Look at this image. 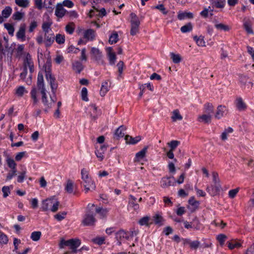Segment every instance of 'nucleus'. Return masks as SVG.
Returning a JSON list of instances; mask_svg holds the SVG:
<instances>
[{
	"label": "nucleus",
	"instance_id": "nucleus-1",
	"mask_svg": "<svg viewBox=\"0 0 254 254\" xmlns=\"http://www.w3.org/2000/svg\"><path fill=\"white\" fill-rule=\"evenodd\" d=\"M81 185L84 188L85 193L88 192L90 190H95L96 189L95 183L89 175V172L85 168H83L81 171Z\"/></svg>",
	"mask_w": 254,
	"mask_h": 254
},
{
	"label": "nucleus",
	"instance_id": "nucleus-2",
	"mask_svg": "<svg viewBox=\"0 0 254 254\" xmlns=\"http://www.w3.org/2000/svg\"><path fill=\"white\" fill-rule=\"evenodd\" d=\"M221 189L218 174L217 172H213L212 184L207 187L206 190L211 196H214L219 194Z\"/></svg>",
	"mask_w": 254,
	"mask_h": 254
},
{
	"label": "nucleus",
	"instance_id": "nucleus-3",
	"mask_svg": "<svg viewBox=\"0 0 254 254\" xmlns=\"http://www.w3.org/2000/svg\"><path fill=\"white\" fill-rule=\"evenodd\" d=\"M81 242L79 239H71L68 240L62 239L60 243V248L64 249L67 247L69 249L70 252L74 254L77 252V249L80 245Z\"/></svg>",
	"mask_w": 254,
	"mask_h": 254
},
{
	"label": "nucleus",
	"instance_id": "nucleus-4",
	"mask_svg": "<svg viewBox=\"0 0 254 254\" xmlns=\"http://www.w3.org/2000/svg\"><path fill=\"white\" fill-rule=\"evenodd\" d=\"M130 16V34L132 36L136 35L139 32L140 21L138 17L134 13H131Z\"/></svg>",
	"mask_w": 254,
	"mask_h": 254
},
{
	"label": "nucleus",
	"instance_id": "nucleus-5",
	"mask_svg": "<svg viewBox=\"0 0 254 254\" xmlns=\"http://www.w3.org/2000/svg\"><path fill=\"white\" fill-rule=\"evenodd\" d=\"M45 72L46 79L51 85L52 92L55 94L58 87V84L56 81L55 78L52 75L51 71L49 70V68H46Z\"/></svg>",
	"mask_w": 254,
	"mask_h": 254
},
{
	"label": "nucleus",
	"instance_id": "nucleus-6",
	"mask_svg": "<svg viewBox=\"0 0 254 254\" xmlns=\"http://www.w3.org/2000/svg\"><path fill=\"white\" fill-rule=\"evenodd\" d=\"M40 90L41 91V93L42 94V101L44 104V106L48 108H52L53 105L54 104L56 101V98L55 97V98H53L52 97H51V101L49 102L47 100V94L46 93V89L44 88Z\"/></svg>",
	"mask_w": 254,
	"mask_h": 254
},
{
	"label": "nucleus",
	"instance_id": "nucleus-7",
	"mask_svg": "<svg viewBox=\"0 0 254 254\" xmlns=\"http://www.w3.org/2000/svg\"><path fill=\"white\" fill-rule=\"evenodd\" d=\"M96 219L94 216L90 212H87L82 221L84 226H94L96 222Z\"/></svg>",
	"mask_w": 254,
	"mask_h": 254
},
{
	"label": "nucleus",
	"instance_id": "nucleus-8",
	"mask_svg": "<svg viewBox=\"0 0 254 254\" xmlns=\"http://www.w3.org/2000/svg\"><path fill=\"white\" fill-rule=\"evenodd\" d=\"M161 186L163 188H168L170 186H174L176 184V181L173 176L164 177L161 180Z\"/></svg>",
	"mask_w": 254,
	"mask_h": 254
},
{
	"label": "nucleus",
	"instance_id": "nucleus-9",
	"mask_svg": "<svg viewBox=\"0 0 254 254\" xmlns=\"http://www.w3.org/2000/svg\"><path fill=\"white\" fill-rule=\"evenodd\" d=\"M91 58L98 63L103 64L102 54L98 48H92L91 50Z\"/></svg>",
	"mask_w": 254,
	"mask_h": 254
},
{
	"label": "nucleus",
	"instance_id": "nucleus-10",
	"mask_svg": "<svg viewBox=\"0 0 254 254\" xmlns=\"http://www.w3.org/2000/svg\"><path fill=\"white\" fill-rule=\"evenodd\" d=\"M24 68H27L28 67L30 70V72L32 73L34 70V64L31 58V56L29 54L27 53L26 57L24 59Z\"/></svg>",
	"mask_w": 254,
	"mask_h": 254
},
{
	"label": "nucleus",
	"instance_id": "nucleus-11",
	"mask_svg": "<svg viewBox=\"0 0 254 254\" xmlns=\"http://www.w3.org/2000/svg\"><path fill=\"white\" fill-rule=\"evenodd\" d=\"M235 104L237 110L239 111H244L247 109L246 103L243 101L242 97H239L236 98Z\"/></svg>",
	"mask_w": 254,
	"mask_h": 254
},
{
	"label": "nucleus",
	"instance_id": "nucleus-12",
	"mask_svg": "<svg viewBox=\"0 0 254 254\" xmlns=\"http://www.w3.org/2000/svg\"><path fill=\"white\" fill-rule=\"evenodd\" d=\"M52 24L53 22L52 20L48 17L47 21L44 22L42 25V28L44 34L53 32L51 28Z\"/></svg>",
	"mask_w": 254,
	"mask_h": 254
},
{
	"label": "nucleus",
	"instance_id": "nucleus-13",
	"mask_svg": "<svg viewBox=\"0 0 254 254\" xmlns=\"http://www.w3.org/2000/svg\"><path fill=\"white\" fill-rule=\"evenodd\" d=\"M129 234L126 231L121 230L116 233V238L119 241V245L121 244V241L124 239L128 240Z\"/></svg>",
	"mask_w": 254,
	"mask_h": 254
},
{
	"label": "nucleus",
	"instance_id": "nucleus-14",
	"mask_svg": "<svg viewBox=\"0 0 254 254\" xmlns=\"http://www.w3.org/2000/svg\"><path fill=\"white\" fill-rule=\"evenodd\" d=\"M25 24L20 25L19 30L16 33V37L18 39H20L22 41L25 40Z\"/></svg>",
	"mask_w": 254,
	"mask_h": 254
},
{
	"label": "nucleus",
	"instance_id": "nucleus-15",
	"mask_svg": "<svg viewBox=\"0 0 254 254\" xmlns=\"http://www.w3.org/2000/svg\"><path fill=\"white\" fill-rule=\"evenodd\" d=\"M45 44L46 47H50L55 40V36L53 32L44 34Z\"/></svg>",
	"mask_w": 254,
	"mask_h": 254
},
{
	"label": "nucleus",
	"instance_id": "nucleus-16",
	"mask_svg": "<svg viewBox=\"0 0 254 254\" xmlns=\"http://www.w3.org/2000/svg\"><path fill=\"white\" fill-rule=\"evenodd\" d=\"M12 12V8L10 6H6L2 11L1 15L0 14V23L4 21V18H8Z\"/></svg>",
	"mask_w": 254,
	"mask_h": 254
},
{
	"label": "nucleus",
	"instance_id": "nucleus-17",
	"mask_svg": "<svg viewBox=\"0 0 254 254\" xmlns=\"http://www.w3.org/2000/svg\"><path fill=\"white\" fill-rule=\"evenodd\" d=\"M107 149V147L103 145H101L99 149H96L95 153L97 156V157L98 158L99 160L100 161H102L104 159V155L105 154V152H106Z\"/></svg>",
	"mask_w": 254,
	"mask_h": 254
},
{
	"label": "nucleus",
	"instance_id": "nucleus-18",
	"mask_svg": "<svg viewBox=\"0 0 254 254\" xmlns=\"http://www.w3.org/2000/svg\"><path fill=\"white\" fill-rule=\"evenodd\" d=\"M106 50L110 64H115L116 60V56L115 53L113 52V48L112 47H108L107 48Z\"/></svg>",
	"mask_w": 254,
	"mask_h": 254
},
{
	"label": "nucleus",
	"instance_id": "nucleus-19",
	"mask_svg": "<svg viewBox=\"0 0 254 254\" xmlns=\"http://www.w3.org/2000/svg\"><path fill=\"white\" fill-rule=\"evenodd\" d=\"M243 26L248 34H253L254 33L252 28V22L250 19L245 18L244 19Z\"/></svg>",
	"mask_w": 254,
	"mask_h": 254
},
{
	"label": "nucleus",
	"instance_id": "nucleus-20",
	"mask_svg": "<svg viewBox=\"0 0 254 254\" xmlns=\"http://www.w3.org/2000/svg\"><path fill=\"white\" fill-rule=\"evenodd\" d=\"M125 130L126 127L124 126H121L116 129L114 133V138L118 139L123 137L125 134Z\"/></svg>",
	"mask_w": 254,
	"mask_h": 254
},
{
	"label": "nucleus",
	"instance_id": "nucleus-21",
	"mask_svg": "<svg viewBox=\"0 0 254 254\" xmlns=\"http://www.w3.org/2000/svg\"><path fill=\"white\" fill-rule=\"evenodd\" d=\"M210 1L212 7L217 8H223L226 4L225 0H210Z\"/></svg>",
	"mask_w": 254,
	"mask_h": 254
},
{
	"label": "nucleus",
	"instance_id": "nucleus-22",
	"mask_svg": "<svg viewBox=\"0 0 254 254\" xmlns=\"http://www.w3.org/2000/svg\"><path fill=\"white\" fill-rule=\"evenodd\" d=\"M65 11L66 10L63 7V5L61 4H57L55 10V14L57 17L59 18L63 17L64 15Z\"/></svg>",
	"mask_w": 254,
	"mask_h": 254
},
{
	"label": "nucleus",
	"instance_id": "nucleus-23",
	"mask_svg": "<svg viewBox=\"0 0 254 254\" xmlns=\"http://www.w3.org/2000/svg\"><path fill=\"white\" fill-rule=\"evenodd\" d=\"M53 200V197L43 201L41 207V209H42L43 211H47L50 208H51Z\"/></svg>",
	"mask_w": 254,
	"mask_h": 254
},
{
	"label": "nucleus",
	"instance_id": "nucleus-24",
	"mask_svg": "<svg viewBox=\"0 0 254 254\" xmlns=\"http://www.w3.org/2000/svg\"><path fill=\"white\" fill-rule=\"evenodd\" d=\"M83 37L87 41H92L95 37V31L91 29L85 30L83 33Z\"/></svg>",
	"mask_w": 254,
	"mask_h": 254
},
{
	"label": "nucleus",
	"instance_id": "nucleus-25",
	"mask_svg": "<svg viewBox=\"0 0 254 254\" xmlns=\"http://www.w3.org/2000/svg\"><path fill=\"white\" fill-rule=\"evenodd\" d=\"M136 198L130 195L128 201V206L132 208L134 210H137L139 209V205L136 203Z\"/></svg>",
	"mask_w": 254,
	"mask_h": 254
},
{
	"label": "nucleus",
	"instance_id": "nucleus-26",
	"mask_svg": "<svg viewBox=\"0 0 254 254\" xmlns=\"http://www.w3.org/2000/svg\"><path fill=\"white\" fill-rule=\"evenodd\" d=\"M37 87L39 89L45 88L44 82V77L42 72H39L37 77Z\"/></svg>",
	"mask_w": 254,
	"mask_h": 254
},
{
	"label": "nucleus",
	"instance_id": "nucleus-27",
	"mask_svg": "<svg viewBox=\"0 0 254 254\" xmlns=\"http://www.w3.org/2000/svg\"><path fill=\"white\" fill-rule=\"evenodd\" d=\"M125 139L127 143L128 144H134L137 143L141 139V137L140 136H137L135 137H132L129 135H126L125 137Z\"/></svg>",
	"mask_w": 254,
	"mask_h": 254
},
{
	"label": "nucleus",
	"instance_id": "nucleus-28",
	"mask_svg": "<svg viewBox=\"0 0 254 254\" xmlns=\"http://www.w3.org/2000/svg\"><path fill=\"white\" fill-rule=\"evenodd\" d=\"M212 116L204 114L198 117V121L200 122H202L204 124H209L211 122Z\"/></svg>",
	"mask_w": 254,
	"mask_h": 254
},
{
	"label": "nucleus",
	"instance_id": "nucleus-29",
	"mask_svg": "<svg viewBox=\"0 0 254 254\" xmlns=\"http://www.w3.org/2000/svg\"><path fill=\"white\" fill-rule=\"evenodd\" d=\"M226 107L224 106L219 105L218 106L217 111L215 114V118L217 119H221L224 115Z\"/></svg>",
	"mask_w": 254,
	"mask_h": 254
},
{
	"label": "nucleus",
	"instance_id": "nucleus-30",
	"mask_svg": "<svg viewBox=\"0 0 254 254\" xmlns=\"http://www.w3.org/2000/svg\"><path fill=\"white\" fill-rule=\"evenodd\" d=\"M8 47V40L5 37L0 40V51L5 52L7 50Z\"/></svg>",
	"mask_w": 254,
	"mask_h": 254
},
{
	"label": "nucleus",
	"instance_id": "nucleus-31",
	"mask_svg": "<svg viewBox=\"0 0 254 254\" xmlns=\"http://www.w3.org/2000/svg\"><path fill=\"white\" fill-rule=\"evenodd\" d=\"M109 90V86L107 81H105L102 83L100 94L101 96H104Z\"/></svg>",
	"mask_w": 254,
	"mask_h": 254
},
{
	"label": "nucleus",
	"instance_id": "nucleus-32",
	"mask_svg": "<svg viewBox=\"0 0 254 254\" xmlns=\"http://www.w3.org/2000/svg\"><path fill=\"white\" fill-rule=\"evenodd\" d=\"M148 147H144L141 151L138 152L135 154V160L139 161L140 159L143 158L147 152Z\"/></svg>",
	"mask_w": 254,
	"mask_h": 254
},
{
	"label": "nucleus",
	"instance_id": "nucleus-33",
	"mask_svg": "<svg viewBox=\"0 0 254 254\" xmlns=\"http://www.w3.org/2000/svg\"><path fill=\"white\" fill-rule=\"evenodd\" d=\"M90 116L92 120H95L98 116V114L97 113V107L94 104H92L90 105Z\"/></svg>",
	"mask_w": 254,
	"mask_h": 254
},
{
	"label": "nucleus",
	"instance_id": "nucleus-34",
	"mask_svg": "<svg viewBox=\"0 0 254 254\" xmlns=\"http://www.w3.org/2000/svg\"><path fill=\"white\" fill-rule=\"evenodd\" d=\"M172 116L171 119L173 122H176L177 121H181L182 120L183 117L180 114V112L178 109L174 110L172 113Z\"/></svg>",
	"mask_w": 254,
	"mask_h": 254
},
{
	"label": "nucleus",
	"instance_id": "nucleus-35",
	"mask_svg": "<svg viewBox=\"0 0 254 254\" xmlns=\"http://www.w3.org/2000/svg\"><path fill=\"white\" fill-rule=\"evenodd\" d=\"M214 108L212 104L207 103L204 105V113L208 115H211L213 113Z\"/></svg>",
	"mask_w": 254,
	"mask_h": 254
},
{
	"label": "nucleus",
	"instance_id": "nucleus-36",
	"mask_svg": "<svg viewBox=\"0 0 254 254\" xmlns=\"http://www.w3.org/2000/svg\"><path fill=\"white\" fill-rule=\"evenodd\" d=\"M31 97L33 101V106L36 105L38 102V99L37 98V89L35 87H33L30 92Z\"/></svg>",
	"mask_w": 254,
	"mask_h": 254
},
{
	"label": "nucleus",
	"instance_id": "nucleus-37",
	"mask_svg": "<svg viewBox=\"0 0 254 254\" xmlns=\"http://www.w3.org/2000/svg\"><path fill=\"white\" fill-rule=\"evenodd\" d=\"M95 211L97 213L99 214L101 218H105L107 216L109 210L107 208H103L101 207H97Z\"/></svg>",
	"mask_w": 254,
	"mask_h": 254
},
{
	"label": "nucleus",
	"instance_id": "nucleus-38",
	"mask_svg": "<svg viewBox=\"0 0 254 254\" xmlns=\"http://www.w3.org/2000/svg\"><path fill=\"white\" fill-rule=\"evenodd\" d=\"M242 247V244L236 240H232L228 242V247L230 250H233L235 248H240Z\"/></svg>",
	"mask_w": 254,
	"mask_h": 254
},
{
	"label": "nucleus",
	"instance_id": "nucleus-39",
	"mask_svg": "<svg viewBox=\"0 0 254 254\" xmlns=\"http://www.w3.org/2000/svg\"><path fill=\"white\" fill-rule=\"evenodd\" d=\"M151 218L149 216H144L141 218L138 221V223L141 226H149L152 224V222H150Z\"/></svg>",
	"mask_w": 254,
	"mask_h": 254
},
{
	"label": "nucleus",
	"instance_id": "nucleus-40",
	"mask_svg": "<svg viewBox=\"0 0 254 254\" xmlns=\"http://www.w3.org/2000/svg\"><path fill=\"white\" fill-rule=\"evenodd\" d=\"M193 40L195 42L196 44L198 46L203 47L205 46V42L204 40V37L202 36H200L197 37L195 36L193 37Z\"/></svg>",
	"mask_w": 254,
	"mask_h": 254
},
{
	"label": "nucleus",
	"instance_id": "nucleus-41",
	"mask_svg": "<svg viewBox=\"0 0 254 254\" xmlns=\"http://www.w3.org/2000/svg\"><path fill=\"white\" fill-rule=\"evenodd\" d=\"M153 220L156 224L162 225L164 219L159 213H156L153 216Z\"/></svg>",
	"mask_w": 254,
	"mask_h": 254
},
{
	"label": "nucleus",
	"instance_id": "nucleus-42",
	"mask_svg": "<svg viewBox=\"0 0 254 254\" xmlns=\"http://www.w3.org/2000/svg\"><path fill=\"white\" fill-rule=\"evenodd\" d=\"M73 182L70 180H68L65 185V190L67 192L71 193L73 192Z\"/></svg>",
	"mask_w": 254,
	"mask_h": 254
},
{
	"label": "nucleus",
	"instance_id": "nucleus-43",
	"mask_svg": "<svg viewBox=\"0 0 254 254\" xmlns=\"http://www.w3.org/2000/svg\"><path fill=\"white\" fill-rule=\"evenodd\" d=\"M15 3L19 6L26 8L29 6V0H15Z\"/></svg>",
	"mask_w": 254,
	"mask_h": 254
},
{
	"label": "nucleus",
	"instance_id": "nucleus-44",
	"mask_svg": "<svg viewBox=\"0 0 254 254\" xmlns=\"http://www.w3.org/2000/svg\"><path fill=\"white\" fill-rule=\"evenodd\" d=\"M227 239V237L226 235L223 234H220L216 237V240L219 242L220 246L223 247L224 245L225 242Z\"/></svg>",
	"mask_w": 254,
	"mask_h": 254
},
{
	"label": "nucleus",
	"instance_id": "nucleus-45",
	"mask_svg": "<svg viewBox=\"0 0 254 254\" xmlns=\"http://www.w3.org/2000/svg\"><path fill=\"white\" fill-rule=\"evenodd\" d=\"M72 66L73 69L78 73H79L83 68V66L82 64L78 61L73 63L72 64Z\"/></svg>",
	"mask_w": 254,
	"mask_h": 254
},
{
	"label": "nucleus",
	"instance_id": "nucleus-46",
	"mask_svg": "<svg viewBox=\"0 0 254 254\" xmlns=\"http://www.w3.org/2000/svg\"><path fill=\"white\" fill-rule=\"evenodd\" d=\"M170 57L173 63L175 64H178L181 62L182 60V58L181 56L179 54H176L174 53H171Z\"/></svg>",
	"mask_w": 254,
	"mask_h": 254
},
{
	"label": "nucleus",
	"instance_id": "nucleus-47",
	"mask_svg": "<svg viewBox=\"0 0 254 254\" xmlns=\"http://www.w3.org/2000/svg\"><path fill=\"white\" fill-rule=\"evenodd\" d=\"M119 40V36L116 32L113 33L109 37V43L110 44L116 43Z\"/></svg>",
	"mask_w": 254,
	"mask_h": 254
},
{
	"label": "nucleus",
	"instance_id": "nucleus-48",
	"mask_svg": "<svg viewBox=\"0 0 254 254\" xmlns=\"http://www.w3.org/2000/svg\"><path fill=\"white\" fill-rule=\"evenodd\" d=\"M215 27L217 30H222L224 31H228L230 29L229 26L223 23H216L215 24Z\"/></svg>",
	"mask_w": 254,
	"mask_h": 254
},
{
	"label": "nucleus",
	"instance_id": "nucleus-49",
	"mask_svg": "<svg viewBox=\"0 0 254 254\" xmlns=\"http://www.w3.org/2000/svg\"><path fill=\"white\" fill-rule=\"evenodd\" d=\"M28 93V91L25 89V87L23 86L18 87L16 90V94L19 97H22L24 93Z\"/></svg>",
	"mask_w": 254,
	"mask_h": 254
},
{
	"label": "nucleus",
	"instance_id": "nucleus-50",
	"mask_svg": "<svg viewBox=\"0 0 254 254\" xmlns=\"http://www.w3.org/2000/svg\"><path fill=\"white\" fill-rule=\"evenodd\" d=\"M75 29V25L73 23L70 22L67 24L65 27V30L66 32L69 34H72Z\"/></svg>",
	"mask_w": 254,
	"mask_h": 254
},
{
	"label": "nucleus",
	"instance_id": "nucleus-51",
	"mask_svg": "<svg viewBox=\"0 0 254 254\" xmlns=\"http://www.w3.org/2000/svg\"><path fill=\"white\" fill-rule=\"evenodd\" d=\"M41 232L40 231H34L31 233V239L34 241H38L41 236Z\"/></svg>",
	"mask_w": 254,
	"mask_h": 254
},
{
	"label": "nucleus",
	"instance_id": "nucleus-52",
	"mask_svg": "<svg viewBox=\"0 0 254 254\" xmlns=\"http://www.w3.org/2000/svg\"><path fill=\"white\" fill-rule=\"evenodd\" d=\"M56 42L59 44H64L65 42V37L64 35L61 34H57L55 37Z\"/></svg>",
	"mask_w": 254,
	"mask_h": 254
},
{
	"label": "nucleus",
	"instance_id": "nucleus-53",
	"mask_svg": "<svg viewBox=\"0 0 254 254\" xmlns=\"http://www.w3.org/2000/svg\"><path fill=\"white\" fill-rule=\"evenodd\" d=\"M26 169H24L22 172H21L19 173V175L17 176V181L18 183L23 182L24 179L26 177Z\"/></svg>",
	"mask_w": 254,
	"mask_h": 254
},
{
	"label": "nucleus",
	"instance_id": "nucleus-54",
	"mask_svg": "<svg viewBox=\"0 0 254 254\" xmlns=\"http://www.w3.org/2000/svg\"><path fill=\"white\" fill-rule=\"evenodd\" d=\"M199 204V201L195 200L194 197H191V213L198 208Z\"/></svg>",
	"mask_w": 254,
	"mask_h": 254
},
{
	"label": "nucleus",
	"instance_id": "nucleus-55",
	"mask_svg": "<svg viewBox=\"0 0 254 254\" xmlns=\"http://www.w3.org/2000/svg\"><path fill=\"white\" fill-rule=\"evenodd\" d=\"M66 214V212L65 211L61 212L55 215L54 218L58 221H61L65 218Z\"/></svg>",
	"mask_w": 254,
	"mask_h": 254
},
{
	"label": "nucleus",
	"instance_id": "nucleus-56",
	"mask_svg": "<svg viewBox=\"0 0 254 254\" xmlns=\"http://www.w3.org/2000/svg\"><path fill=\"white\" fill-rule=\"evenodd\" d=\"M190 12H179L178 15V18L179 20H184L185 18H190Z\"/></svg>",
	"mask_w": 254,
	"mask_h": 254
},
{
	"label": "nucleus",
	"instance_id": "nucleus-57",
	"mask_svg": "<svg viewBox=\"0 0 254 254\" xmlns=\"http://www.w3.org/2000/svg\"><path fill=\"white\" fill-rule=\"evenodd\" d=\"M6 162L8 166L11 169V170H14L16 169V164L14 162V160L11 158H7L6 159Z\"/></svg>",
	"mask_w": 254,
	"mask_h": 254
},
{
	"label": "nucleus",
	"instance_id": "nucleus-58",
	"mask_svg": "<svg viewBox=\"0 0 254 254\" xmlns=\"http://www.w3.org/2000/svg\"><path fill=\"white\" fill-rule=\"evenodd\" d=\"M213 10H209L208 9L205 8L200 12V14L202 17L206 18L208 16L209 14L210 16L213 15Z\"/></svg>",
	"mask_w": 254,
	"mask_h": 254
},
{
	"label": "nucleus",
	"instance_id": "nucleus-59",
	"mask_svg": "<svg viewBox=\"0 0 254 254\" xmlns=\"http://www.w3.org/2000/svg\"><path fill=\"white\" fill-rule=\"evenodd\" d=\"M59 204H60L59 202L58 201H57V200H56L53 197L52 207L50 209L51 210L54 212L57 211L58 209V207L59 206Z\"/></svg>",
	"mask_w": 254,
	"mask_h": 254
},
{
	"label": "nucleus",
	"instance_id": "nucleus-60",
	"mask_svg": "<svg viewBox=\"0 0 254 254\" xmlns=\"http://www.w3.org/2000/svg\"><path fill=\"white\" fill-rule=\"evenodd\" d=\"M92 242L95 244L101 245L105 243V238L103 237H96L92 239Z\"/></svg>",
	"mask_w": 254,
	"mask_h": 254
},
{
	"label": "nucleus",
	"instance_id": "nucleus-61",
	"mask_svg": "<svg viewBox=\"0 0 254 254\" xmlns=\"http://www.w3.org/2000/svg\"><path fill=\"white\" fill-rule=\"evenodd\" d=\"M81 98L83 101H88L87 89L85 87H83L81 90Z\"/></svg>",
	"mask_w": 254,
	"mask_h": 254
},
{
	"label": "nucleus",
	"instance_id": "nucleus-62",
	"mask_svg": "<svg viewBox=\"0 0 254 254\" xmlns=\"http://www.w3.org/2000/svg\"><path fill=\"white\" fill-rule=\"evenodd\" d=\"M180 142L177 140H172L168 143V145L171 148L170 150H174L179 144Z\"/></svg>",
	"mask_w": 254,
	"mask_h": 254
},
{
	"label": "nucleus",
	"instance_id": "nucleus-63",
	"mask_svg": "<svg viewBox=\"0 0 254 254\" xmlns=\"http://www.w3.org/2000/svg\"><path fill=\"white\" fill-rule=\"evenodd\" d=\"M8 238L6 235L1 233L0 234V243L1 244H6L8 242Z\"/></svg>",
	"mask_w": 254,
	"mask_h": 254
},
{
	"label": "nucleus",
	"instance_id": "nucleus-64",
	"mask_svg": "<svg viewBox=\"0 0 254 254\" xmlns=\"http://www.w3.org/2000/svg\"><path fill=\"white\" fill-rule=\"evenodd\" d=\"M16 169H13L10 171L7 175L6 181L10 180L14 176L16 175Z\"/></svg>",
	"mask_w": 254,
	"mask_h": 254
}]
</instances>
